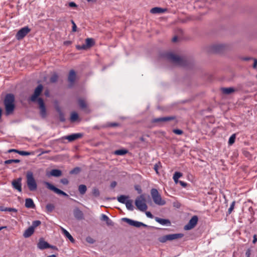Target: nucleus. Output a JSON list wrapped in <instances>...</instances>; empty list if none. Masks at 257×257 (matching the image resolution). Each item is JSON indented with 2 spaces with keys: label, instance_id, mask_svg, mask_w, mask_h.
<instances>
[{
  "label": "nucleus",
  "instance_id": "obj_1",
  "mask_svg": "<svg viewBox=\"0 0 257 257\" xmlns=\"http://www.w3.org/2000/svg\"><path fill=\"white\" fill-rule=\"evenodd\" d=\"M15 97L12 94H8L6 96L5 99V105L7 115L12 113L14 109Z\"/></svg>",
  "mask_w": 257,
  "mask_h": 257
},
{
  "label": "nucleus",
  "instance_id": "obj_2",
  "mask_svg": "<svg viewBox=\"0 0 257 257\" xmlns=\"http://www.w3.org/2000/svg\"><path fill=\"white\" fill-rule=\"evenodd\" d=\"M26 177L27 184L29 189L31 191L36 190L37 184L34 177L33 173L32 172H28Z\"/></svg>",
  "mask_w": 257,
  "mask_h": 257
},
{
  "label": "nucleus",
  "instance_id": "obj_3",
  "mask_svg": "<svg viewBox=\"0 0 257 257\" xmlns=\"http://www.w3.org/2000/svg\"><path fill=\"white\" fill-rule=\"evenodd\" d=\"M151 194L153 201L156 204L162 206L166 204L165 200L162 199L161 195L156 189H152L151 191Z\"/></svg>",
  "mask_w": 257,
  "mask_h": 257
},
{
  "label": "nucleus",
  "instance_id": "obj_4",
  "mask_svg": "<svg viewBox=\"0 0 257 257\" xmlns=\"http://www.w3.org/2000/svg\"><path fill=\"white\" fill-rule=\"evenodd\" d=\"M146 202V199L144 195H141L136 199L135 205L139 210L142 211H144L147 209V205Z\"/></svg>",
  "mask_w": 257,
  "mask_h": 257
},
{
  "label": "nucleus",
  "instance_id": "obj_5",
  "mask_svg": "<svg viewBox=\"0 0 257 257\" xmlns=\"http://www.w3.org/2000/svg\"><path fill=\"white\" fill-rule=\"evenodd\" d=\"M198 221V218L196 215L193 216L189 222L184 226V229L186 230H189L193 228L197 223Z\"/></svg>",
  "mask_w": 257,
  "mask_h": 257
},
{
  "label": "nucleus",
  "instance_id": "obj_6",
  "mask_svg": "<svg viewBox=\"0 0 257 257\" xmlns=\"http://www.w3.org/2000/svg\"><path fill=\"white\" fill-rule=\"evenodd\" d=\"M183 236L181 233L171 234L163 236L160 239V241L162 242H165L167 240H172L178 238H181Z\"/></svg>",
  "mask_w": 257,
  "mask_h": 257
},
{
  "label": "nucleus",
  "instance_id": "obj_7",
  "mask_svg": "<svg viewBox=\"0 0 257 257\" xmlns=\"http://www.w3.org/2000/svg\"><path fill=\"white\" fill-rule=\"evenodd\" d=\"M31 30L26 26L21 29L17 33L16 37L18 40H21L30 32Z\"/></svg>",
  "mask_w": 257,
  "mask_h": 257
},
{
  "label": "nucleus",
  "instance_id": "obj_8",
  "mask_svg": "<svg viewBox=\"0 0 257 257\" xmlns=\"http://www.w3.org/2000/svg\"><path fill=\"white\" fill-rule=\"evenodd\" d=\"M166 57L167 59L175 64L179 65L181 64L182 59L177 55H175L172 53H169L166 55Z\"/></svg>",
  "mask_w": 257,
  "mask_h": 257
},
{
  "label": "nucleus",
  "instance_id": "obj_9",
  "mask_svg": "<svg viewBox=\"0 0 257 257\" xmlns=\"http://www.w3.org/2000/svg\"><path fill=\"white\" fill-rule=\"evenodd\" d=\"M43 88V87L42 85L39 84L35 89L34 93L32 95V96L29 98V100L32 102L36 101L37 100V98L42 91Z\"/></svg>",
  "mask_w": 257,
  "mask_h": 257
},
{
  "label": "nucleus",
  "instance_id": "obj_10",
  "mask_svg": "<svg viewBox=\"0 0 257 257\" xmlns=\"http://www.w3.org/2000/svg\"><path fill=\"white\" fill-rule=\"evenodd\" d=\"M45 184L48 189L53 191L56 193L60 195H62L64 196H68V195L65 192L56 188L54 185L51 184L50 183L46 182H45Z\"/></svg>",
  "mask_w": 257,
  "mask_h": 257
},
{
  "label": "nucleus",
  "instance_id": "obj_11",
  "mask_svg": "<svg viewBox=\"0 0 257 257\" xmlns=\"http://www.w3.org/2000/svg\"><path fill=\"white\" fill-rule=\"evenodd\" d=\"M37 247L40 249H44L49 247L55 248V246L50 245L47 241H45L43 238L39 239L37 244Z\"/></svg>",
  "mask_w": 257,
  "mask_h": 257
},
{
  "label": "nucleus",
  "instance_id": "obj_12",
  "mask_svg": "<svg viewBox=\"0 0 257 257\" xmlns=\"http://www.w3.org/2000/svg\"><path fill=\"white\" fill-rule=\"evenodd\" d=\"M38 102L40 109V114L42 117H45L47 114V112L43 99L41 98H39L38 99Z\"/></svg>",
  "mask_w": 257,
  "mask_h": 257
},
{
  "label": "nucleus",
  "instance_id": "obj_13",
  "mask_svg": "<svg viewBox=\"0 0 257 257\" xmlns=\"http://www.w3.org/2000/svg\"><path fill=\"white\" fill-rule=\"evenodd\" d=\"M123 220L125 221L128 224L131 226H135L137 227H140L142 226H146V225L144 224L143 223L139 222L137 221H135L132 220L131 219H128L127 218H123L122 219Z\"/></svg>",
  "mask_w": 257,
  "mask_h": 257
},
{
  "label": "nucleus",
  "instance_id": "obj_14",
  "mask_svg": "<svg viewBox=\"0 0 257 257\" xmlns=\"http://www.w3.org/2000/svg\"><path fill=\"white\" fill-rule=\"evenodd\" d=\"M13 188L17 190L19 192H22V178L21 177L14 180L12 183Z\"/></svg>",
  "mask_w": 257,
  "mask_h": 257
},
{
  "label": "nucleus",
  "instance_id": "obj_15",
  "mask_svg": "<svg viewBox=\"0 0 257 257\" xmlns=\"http://www.w3.org/2000/svg\"><path fill=\"white\" fill-rule=\"evenodd\" d=\"M83 136V135L81 133H77V134H73L67 136L66 137V139L68 140L69 142H72L74 141L78 138H81Z\"/></svg>",
  "mask_w": 257,
  "mask_h": 257
},
{
  "label": "nucleus",
  "instance_id": "obj_16",
  "mask_svg": "<svg viewBox=\"0 0 257 257\" xmlns=\"http://www.w3.org/2000/svg\"><path fill=\"white\" fill-rule=\"evenodd\" d=\"M155 220L160 224L162 225H166V226H170L171 225V222L169 219H163L160 218L159 217H156Z\"/></svg>",
  "mask_w": 257,
  "mask_h": 257
},
{
  "label": "nucleus",
  "instance_id": "obj_17",
  "mask_svg": "<svg viewBox=\"0 0 257 257\" xmlns=\"http://www.w3.org/2000/svg\"><path fill=\"white\" fill-rule=\"evenodd\" d=\"M76 73L74 70H71L69 72L68 76V81L70 83V85H72L75 82L76 79Z\"/></svg>",
  "mask_w": 257,
  "mask_h": 257
},
{
  "label": "nucleus",
  "instance_id": "obj_18",
  "mask_svg": "<svg viewBox=\"0 0 257 257\" xmlns=\"http://www.w3.org/2000/svg\"><path fill=\"white\" fill-rule=\"evenodd\" d=\"M25 206L27 208H32L34 209L35 208V205L34 203V201L31 198H27L25 200Z\"/></svg>",
  "mask_w": 257,
  "mask_h": 257
},
{
  "label": "nucleus",
  "instance_id": "obj_19",
  "mask_svg": "<svg viewBox=\"0 0 257 257\" xmlns=\"http://www.w3.org/2000/svg\"><path fill=\"white\" fill-rule=\"evenodd\" d=\"M101 220L105 221L108 226H113V223L111 220L105 214H102L101 216Z\"/></svg>",
  "mask_w": 257,
  "mask_h": 257
},
{
  "label": "nucleus",
  "instance_id": "obj_20",
  "mask_svg": "<svg viewBox=\"0 0 257 257\" xmlns=\"http://www.w3.org/2000/svg\"><path fill=\"white\" fill-rule=\"evenodd\" d=\"M60 229L62 233L68 238L72 242L74 241V239L72 236L69 233V232L63 227L60 226Z\"/></svg>",
  "mask_w": 257,
  "mask_h": 257
},
{
  "label": "nucleus",
  "instance_id": "obj_21",
  "mask_svg": "<svg viewBox=\"0 0 257 257\" xmlns=\"http://www.w3.org/2000/svg\"><path fill=\"white\" fill-rule=\"evenodd\" d=\"M166 11V9H162L159 7H155L154 8H152L150 10V12L152 14H161V13H164Z\"/></svg>",
  "mask_w": 257,
  "mask_h": 257
},
{
  "label": "nucleus",
  "instance_id": "obj_22",
  "mask_svg": "<svg viewBox=\"0 0 257 257\" xmlns=\"http://www.w3.org/2000/svg\"><path fill=\"white\" fill-rule=\"evenodd\" d=\"M34 232V230L30 226L27 228L24 232L23 236L25 238H28L31 236Z\"/></svg>",
  "mask_w": 257,
  "mask_h": 257
},
{
  "label": "nucleus",
  "instance_id": "obj_23",
  "mask_svg": "<svg viewBox=\"0 0 257 257\" xmlns=\"http://www.w3.org/2000/svg\"><path fill=\"white\" fill-rule=\"evenodd\" d=\"M55 108L57 112L59 113L60 115V119L61 121H64L65 118L64 116V115L63 114V113L62 112L61 110V108L59 106L57 102H55Z\"/></svg>",
  "mask_w": 257,
  "mask_h": 257
},
{
  "label": "nucleus",
  "instance_id": "obj_24",
  "mask_svg": "<svg viewBox=\"0 0 257 257\" xmlns=\"http://www.w3.org/2000/svg\"><path fill=\"white\" fill-rule=\"evenodd\" d=\"M74 215L78 219H81L83 217L82 212L78 208H75L74 210Z\"/></svg>",
  "mask_w": 257,
  "mask_h": 257
},
{
  "label": "nucleus",
  "instance_id": "obj_25",
  "mask_svg": "<svg viewBox=\"0 0 257 257\" xmlns=\"http://www.w3.org/2000/svg\"><path fill=\"white\" fill-rule=\"evenodd\" d=\"M174 118L173 117H160L157 119H155L154 120V122H162V121H167L171 120L173 119Z\"/></svg>",
  "mask_w": 257,
  "mask_h": 257
},
{
  "label": "nucleus",
  "instance_id": "obj_26",
  "mask_svg": "<svg viewBox=\"0 0 257 257\" xmlns=\"http://www.w3.org/2000/svg\"><path fill=\"white\" fill-rule=\"evenodd\" d=\"M128 196L125 195H120L117 197V201L122 204H125L129 199Z\"/></svg>",
  "mask_w": 257,
  "mask_h": 257
},
{
  "label": "nucleus",
  "instance_id": "obj_27",
  "mask_svg": "<svg viewBox=\"0 0 257 257\" xmlns=\"http://www.w3.org/2000/svg\"><path fill=\"white\" fill-rule=\"evenodd\" d=\"M50 174L51 176L54 177H59L62 175V172L60 170L53 169L51 171Z\"/></svg>",
  "mask_w": 257,
  "mask_h": 257
},
{
  "label": "nucleus",
  "instance_id": "obj_28",
  "mask_svg": "<svg viewBox=\"0 0 257 257\" xmlns=\"http://www.w3.org/2000/svg\"><path fill=\"white\" fill-rule=\"evenodd\" d=\"M86 44L85 46H87V48H90L94 44V41L92 38H87L85 40Z\"/></svg>",
  "mask_w": 257,
  "mask_h": 257
},
{
  "label": "nucleus",
  "instance_id": "obj_29",
  "mask_svg": "<svg viewBox=\"0 0 257 257\" xmlns=\"http://www.w3.org/2000/svg\"><path fill=\"white\" fill-rule=\"evenodd\" d=\"M127 151L125 149L117 150L114 151V154L116 155L122 156L126 154Z\"/></svg>",
  "mask_w": 257,
  "mask_h": 257
},
{
  "label": "nucleus",
  "instance_id": "obj_30",
  "mask_svg": "<svg viewBox=\"0 0 257 257\" xmlns=\"http://www.w3.org/2000/svg\"><path fill=\"white\" fill-rule=\"evenodd\" d=\"M126 208L130 211L134 210V206L133 204V201L128 200V201L125 204Z\"/></svg>",
  "mask_w": 257,
  "mask_h": 257
},
{
  "label": "nucleus",
  "instance_id": "obj_31",
  "mask_svg": "<svg viewBox=\"0 0 257 257\" xmlns=\"http://www.w3.org/2000/svg\"><path fill=\"white\" fill-rule=\"evenodd\" d=\"M222 91L224 94H230L234 91V89L232 87L229 88H222Z\"/></svg>",
  "mask_w": 257,
  "mask_h": 257
},
{
  "label": "nucleus",
  "instance_id": "obj_32",
  "mask_svg": "<svg viewBox=\"0 0 257 257\" xmlns=\"http://www.w3.org/2000/svg\"><path fill=\"white\" fill-rule=\"evenodd\" d=\"M78 190L81 194H84L87 190L86 186L85 185H80L79 186Z\"/></svg>",
  "mask_w": 257,
  "mask_h": 257
},
{
  "label": "nucleus",
  "instance_id": "obj_33",
  "mask_svg": "<svg viewBox=\"0 0 257 257\" xmlns=\"http://www.w3.org/2000/svg\"><path fill=\"white\" fill-rule=\"evenodd\" d=\"M78 115L76 112H73L71 113V117H70V120L71 121H76L78 119Z\"/></svg>",
  "mask_w": 257,
  "mask_h": 257
},
{
  "label": "nucleus",
  "instance_id": "obj_34",
  "mask_svg": "<svg viewBox=\"0 0 257 257\" xmlns=\"http://www.w3.org/2000/svg\"><path fill=\"white\" fill-rule=\"evenodd\" d=\"M41 222L39 220H35L32 222V225L30 226L34 230L36 227L41 224Z\"/></svg>",
  "mask_w": 257,
  "mask_h": 257
},
{
  "label": "nucleus",
  "instance_id": "obj_35",
  "mask_svg": "<svg viewBox=\"0 0 257 257\" xmlns=\"http://www.w3.org/2000/svg\"><path fill=\"white\" fill-rule=\"evenodd\" d=\"M20 162V160L18 159H11V160H8L5 161V164H10L12 163H18Z\"/></svg>",
  "mask_w": 257,
  "mask_h": 257
},
{
  "label": "nucleus",
  "instance_id": "obj_36",
  "mask_svg": "<svg viewBox=\"0 0 257 257\" xmlns=\"http://www.w3.org/2000/svg\"><path fill=\"white\" fill-rule=\"evenodd\" d=\"M235 138H236V136H235V134H233L230 137V138H229V140H228V144L229 145H231L234 143Z\"/></svg>",
  "mask_w": 257,
  "mask_h": 257
},
{
  "label": "nucleus",
  "instance_id": "obj_37",
  "mask_svg": "<svg viewBox=\"0 0 257 257\" xmlns=\"http://www.w3.org/2000/svg\"><path fill=\"white\" fill-rule=\"evenodd\" d=\"M46 208L48 212H51L54 210V205L53 204L49 203L47 204Z\"/></svg>",
  "mask_w": 257,
  "mask_h": 257
},
{
  "label": "nucleus",
  "instance_id": "obj_38",
  "mask_svg": "<svg viewBox=\"0 0 257 257\" xmlns=\"http://www.w3.org/2000/svg\"><path fill=\"white\" fill-rule=\"evenodd\" d=\"M58 78V76L57 74H54L50 78V81L52 83L56 82Z\"/></svg>",
  "mask_w": 257,
  "mask_h": 257
},
{
  "label": "nucleus",
  "instance_id": "obj_39",
  "mask_svg": "<svg viewBox=\"0 0 257 257\" xmlns=\"http://www.w3.org/2000/svg\"><path fill=\"white\" fill-rule=\"evenodd\" d=\"M79 105L80 107L82 108H84L86 107V104L85 101L82 99L79 100Z\"/></svg>",
  "mask_w": 257,
  "mask_h": 257
},
{
  "label": "nucleus",
  "instance_id": "obj_40",
  "mask_svg": "<svg viewBox=\"0 0 257 257\" xmlns=\"http://www.w3.org/2000/svg\"><path fill=\"white\" fill-rule=\"evenodd\" d=\"M182 176V174L181 173H180L179 172H175V173L173 175V179L176 178L177 179H179V178H180Z\"/></svg>",
  "mask_w": 257,
  "mask_h": 257
},
{
  "label": "nucleus",
  "instance_id": "obj_41",
  "mask_svg": "<svg viewBox=\"0 0 257 257\" xmlns=\"http://www.w3.org/2000/svg\"><path fill=\"white\" fill-rule=\"evenodd\" d=\"M18 154L22 156H29L31 155V153L23 151H18Z\"/></svg>",
  "mask_w": 257,
  "mask_h": 257
},
{
  "label": "nucleus",
  "instance_id": "obj_42",
  "mask_svg": "<svg viewBox=\"0 0 257 257\" xmlns=\"http://www.w3.org/2000/svg\"><path fill=\"white\" fill-rule=\"evenodd\" d=\"M234 205H235V201H233L231 203V205H230V207H229V209L228 210V214H230L232 212V210L234 209Z\"/></svg>",
  "mask_w": 257,
  "mask_h": 257
},
{
  "label": "nucleus",
  "instance_id": "obj_43",
  "mask_svg": "<svg viewBox=\"0 0 257 257\" xmlns=\"http://www.w3.org/2000/svg\"><path fill=\"white\" fill-rule=\"evenodd\" d=\"M17 209L14 208L6 207L5 209V211L17 212Z\"/></svg>",
  "mask_w": 257,
  "mask_h": 257
},
{
  "label": "nucleus",
  "instance_id": "obj_44",
  "mask_svg": "<svg viewBox=\"0 0 257 257\" xmlns=\"http://www.w3.org/2000/svg\"><path fill=\"white\" fill-rule=\"evenodd\" d=\"M92 194L94 196L96 197L98 196L99 195V191L98 189L97 188L93 189Z\"/></svg>",
  "mask_w": 257,
  "mask_h": 257
},
{
  "label": "nucleus",
  "instance_id": "obj_45",
  "mask_svg": "<svg viewBox=\"0 0 257 257\" xmlns=\"http://www.w3.org/2000/svg\"><path fill=\"white\" fill-rule=\"evenodd\" d=\"M80 169L78 167L75 168L73 170H72L70 172V174H77L80 171Z\"/></svg>",
  "mask_w": 257,
  "mask_h": 257
},
{
  "label": "nucleus",
  "instance_id": "obj_46",
  "mask_svg": "<svg viewBox=\"0 0 257 257\" xmlns=\"http://www.w3.org/2000/svg\"><path fill=\"white\" fill-rule=\"evenodd\" d=\"M76 48L78 50H85L87 48V46H85V44H83L82 45H77Z\"/></svg>",
  "mask_w": 257,
  "mask_h": 257
},
{
  "label": "nucleus",
  "instance_id": "obj_47",
  "mask_svg": "<svg viewBox=\"0 0 257 257\" xmlns=\"http://www.w3.org/2000/svg\"><path fill=\"white\" fill-rule=\"evenodd\" d=\"M173 132L176 134V135H182L183 134V131L181 130H179V129H175L173 130Z\"/></svg>",
  "mask_w": 257,
  "mask_h": 257
},
{
  "label": "nucleus",
  "instance_id": "obj_48",
  "mask_svg": "<svg viewBox=\"0 0 257 257\" xmlns=\"http://www.w3.org/2000/svg\"><path fill=\"white\" fill-rule=\"evenodd\" d=\"M61 182L65 185H66L68 183V180L66 178H63L61 180Z\"/></svg>",
  "mask_w": 257,
  "mask_h": 257
},
{
  "label": "nucleus",
  "instance_id": "obj_49",
  "mask_svg": "<svg viewBox=\"0 0 257 257\" xmlns=\"http://www.w3.org/2000/svg\"><path fill=\"white\" fill-rule=\"evenodd\" d=\"M146 215H147V216L149 218H153V215L152 214V213L149 212V211H146Z\"/></svg>",
  "mask_w": 257,
  "mask_h": 257
},
{
  "label": "nucleus",
  "instance_id": "obj_50",
  "mask_svg": "<svg viewBox=\"0 0 257 257\" xmlns=\"http://www.w3.org/2000/svg\"><path fill=\"white\" fill-rule=\"evenodd\" d=\"M72 23L73 24V26H72V31L73 32H76V24H75L74 22L73 21H72Z\"/></svg>",
  "mask_w": 257,
  "mask_h": 257
},
{
  "label": "nucleus",
  "instance_id": "obj_51",
  "mask_svg": "<svg viewBox=\"0 0 257 257\" xmlns=\"http://www.w3.org/2000/svg\"><path fill=\"white\" fill-rule=\"evenodd\" d=\"M86 240L87 242L91 243H93L94 241V240L92 238H91V237H87L86 238Z\"/></svg>",
  "mask_w": 257,
  "mask_h": 257
},
{
  "label": "nucleus",
  "instance_id": "obj_52",
  "mask_svg": "<svg viewBox=\"0 0 257 257\" xmlns=\"http://www.w3.org/2000/svg\"><path fill=\"white\" fill-rule=\"evenodd\" d=\"M69 6L70 7H76L77 5L74 2H70L69 3Z\"/></svg>",
  "mask_w": 257,
  "mask_h": 257
},
{
  "label": "nucleus",
  "instance_id": "obj_53",
  "mask_svg": "<svg viewBox=\"0 0 257 257\" xmlns=\"http://www.w3.org/2000/svg\"><path fill=\"white\" fill-rule=\"evenodd\" d=\"M179 183L183 187H185L187 186L186 183H185L183 181H179Z\"/></svg>",
  "mask_w": 257,
  "mask_h": 257
},
{
  "label": "nucleus",
  "instance_id": "obj_54",
  "mask_svg": "<svg viewBox=\"0 0 257 257\" xmlns=\"http://www.w3.org/2000/svg\"><path fill=\"white\" fill-rule=\"evenodd\" d=\"M136 189L138 191L139 193H141L142 192V190L140 188V186H136Z\"/></svg>",
  "mask_w": 257,
  "mask_h": 257
},
{
  "label": "nucleus",
  "instance_id": "obj_55",
  "mask_svg": "<svg viewBox=\"0 0 257 257\" xmlns=\"http://www.w3.org/2000/svg\"><path fill=\"white\" fill-rule=\"evenodd\" d=\"M71 44V42L69 41H66L64 42V45H69Z\"/></svg>",
  "mask_w": 257,
  "mask_h": 257
},
{
  "label": "nucleus",
  "instance_id": "obj_56",
  "mask_svg": "<svg viewBox=\"0 0 257 257\" xmlns=\"http://www.w3.org/2000/svg\"><path fill=\"white\" fill-rule=\"evenodd\" d=\"M116 185V183L115 181H113V182H112L111 183L110 186H111V187L112 188H114V187H115Z\"/></svg>",
  "mask_w": 257,
  "mask_h": 257
},
{
  "label": "nucleus",
  "instance_id": "obj_57",
  "mask_svg": "<svg viewBox=\"0 0 257 257\" xmlns=\"http://www.w3.org/2000/svg\"><path fill=\"white\" fill-rule=\"evenodd\" d=\"M18 151H19L18 150H15V149H11V150H9L8 151V152L9 153H11V152H16L18 153Z\"/></svg>",
  "mask_w": 257,
  "mask_h": 257
},
{
  "label": "nucleus",
  "instance_id": "obj_58",
  "mask_svg": "<svg viewBox=\"0 0 257 257\" xmlns=\"http://www.w3.org/2000/svg\"><path fill=\"white\" fill-rule=\"evenodd\" d=\"M257 65V60L256 59L254 60V63L253 65V67L255 68Z\"/></svg>",
  "mask_w": 257,
  "mask_h": 257
},
{
  "label": "nucleus",
  "instance_id": "obj_59",
  "mask_svg": "<svg viewBox=\"0 0 257 257\" xmlns=\"http://www.w3.org/2000/svg\"><path fill=\"white\" fill-rule=\"evenodd\" d=\"M6 207L4 206H0V211H5V209Z\"/></svg>",
  "mask_w": 257,
  "mask_h": 257
},
{
  "label": "nucleus",
  "instance_id": "obj_60",
  "mask_svg": "<svg viewBox=\"0 0 257 257\" xmlns=\"http://www.w3.org/2000/svg\"><path fill=\"white\" fill-rule=\"evenodd\" d=\"M173 180L176 184L179 183L178 179L175 178V179H173Z\"/></svg>",
  "mask_w": 257,
  "mask_h": 257
},
{
  "label": "nucleus",
  "instance_id": "obj_61",
  "mask_svg": "<svg viewBox=\"0 0 257 257\" xmlns=\"http://www.w3.org/2000/svg\"><path fill=\"white\" fill-rule=\"evenodd\" d=\"M177 40V37H174L173 39H172V41L173 42H176V41Z\"/></svg>",
  "mask_w": 257,
  "mask_h": 257
},
{
  "label": "nucleus",
  "instance_id": "obj_62",
  "mask_svg": "<svg viewBox=\"0 0 257 257\" xmlns=\"http://www.w3.org/2000/svg\"><path fill=\"white\" fill-rule=\"evenodd\" d=\"M97 0H87V1L88 2H91V3H94V2H95Z\"/></svg>",
  "mask_w": 257,
  "mask_h": 257
},
{
  "label": "nucleus",
  "instance_id": "obj_63",
  "mask_svg": "<svg viewBox=\"0 0 257 257\" xmlns=\"http://www.w3.org/2000/svg\"><path fill=\"white\" fill-rule=\"evenodd\" d=\"M154 169L155 170H156V172L158 173V169H157V165H155V167H154Z\"/></svg>",
  "mask_w": 257,
  "mask_h": 257
},
{
  "label": "nucleus",
  "instance_id": "obj_64",
  "mask_svg": "<svg viewBox=\"0 0 257 257\" xmlns=\"http://www.w3.org/2000/svg\"><path fill=\"white\" fill-rule=\"evenodd\" d=\"M45 93L46 96H49V92L48 91H46Z\"/></svg>",
  "mask_w": 257,
  "mask_h": 257
}]
</instances>
